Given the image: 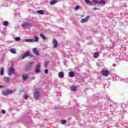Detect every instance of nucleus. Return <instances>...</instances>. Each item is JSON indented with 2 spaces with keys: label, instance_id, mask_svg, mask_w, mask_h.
<instances>
[{
  "label": "nucleus",
  "instance_id": "obj_42",
  "mask_svg": "<svg viewBox=\"0 0 128 128\" xmlns=\"http://www.w3.org/2000/svg\"><path fill=\"white\" fill-rule=\"evenodd\" d=\"M15 90V91H16V90Z\"/></svg>",
  "mask_w": 128,
  "mask_h": 128
},
{
  "label": "nucleus",
  "instance_id": "obj_21",
  "mask_svg": "<svg viewBox=\"0 0 128 128\" xmlns=\"http://www.w3.org/2000/svg\"><path fill=\"white\" fill-rule=\"evenodd\" d=\"M98 4H106V0H99Z\"/></svg>",
  "mask_w": 128,
  "mask_h": 128
},
{
  "label": "nucleus",
  "instance_id": "obj_9",
  "mask_svg": "<svg viewBox=\"0 0 128 128\" xmlns=\"http://www.w3.org/2000/svg\"><path fill=\"white\" fill-rule=\"evenodd\" d=\"M52 44H53L54 48H56L58 47V41L56 39H54L52 40Z\"/></svg>",
  "mask_w": 128,
  "mask_h": 128
},
{
  "label": "nucleus",
  "instance_id": "obj_22",
  "mask_svg": "<svg viewBox=\"0 0 128 128\" xmlns=\"http://www.w3.org/2000/svg\"><path fill=\"white\" fill-rule=\"evenodd\" d=\"M113 108H114V110H116V108H118V104L116 102H114L113 103Z\"/></svg>",
  "mask_w": 128,
  "mask_h": 128
},
{
  "label": "nucleus",
  "instance_id": "obj_37",
  "mask_svg": "<svg viewBox=\"0 0 128 128\" xmlns=\"http://www.w3.org/2000/svg\"><path fill=\"white\" fill-rule=\"evenodd\" d=\"M2 112L4 114H6V110H2Z\"/></svg>",
  "mask_w": 128,
  "mask_h": 128
},
{
  "label": "nucleus",
  "instance_id": "obj_18",
  "mask_svg": "<svg viewBox=\"0 0 128 128\" xmlns=\"http://www.w3.org/2000/svg\"><path fill=\"white\" fill-rule=\"evenodd\" d=\"M57 2H58V0H52V1L50 2V4H51V6H53V4H54Z\"/></svg>",
  "mask_w": 128,
  "mask_h": 128
},
{
  "label": "nucleus",
  "instance_id": "obj_6",
  "mask_svg": "<svg viewBox=\"0 0 128 128\" xmlns=\"http://www.w3.org/2000/svg\"><path fill=\"white\" fill-rule=\"evenodd\" d=\"M35 72L36 74H38L39 72H40V64H38L36 66L35 68Z\"/></svg>",
  "mask_w": 128,
  "mask_h": 128
},
{
  "label": "nucleus",
  "instance_id": "obj_25",
  "mask_svg": "<svg viewBox=\"0 0 128 128\" xmlns=\"http://www.w3.org/2000/svg\"><path fill=\"white\" fill-rule=\"evenodd\" d=\"M37 14H44V12L42 10H39L37 11Z\"/></svg>",
  "mask_w": 128,
  "mask_h": 128
},
{
  "label": "nucleus",
  "instance_id": "obj_35",
  "mask_svg": "<svg viewBox=\"0 0 128 128\" xmlns=\"http://www.w3.org/2000/svg\"><path fill=\"white\" fill-rule=\"evenodd\" d=\"M44 72H45V74H48V69L45 70H44Z\"/></svg>",
  "mask_w": 128,
  "mask_h": 128
},
{
  "label": "nucleus",
  "instance_id": "obj_28",
  "mask_svg": "<svg viewBox=\"0 0 128 128\" xmlns=\"http://www.w3.org/2000/svg\"><path fill=\"white\" fill-rule=\"evenodd\" d=\"M22 78H23V80H26V78H28V75H23L22 76Z\"/></svg>",
  "mask_w": 128,
  "mask_h": 128
},
{
  "label": "nucleus",
  "instance_id": "obj_2",
  "mask_svg": "<svg viewBox=\"0 0 128 128\" xmlns=\"http://www.w3.org/2000/svg\"><path fill=\"white\" fill-rule=\"evenodd\" d=\"M29 56V58H32V54H30V51H27L26 52H25L23 56H22L21 59L22 60H24L26 58Z\"/></svg>",
  "mask_w": 128,
  "mask_h": 128
},
{
  "label": "nucleus",
  "instance_id": "obj_16",
  "mask_svg": "<svg viewBox=\"0 0 128 128\" xmlns=\"http://www.w3.org/2000/svg\"><path fill=\"white\" fill-rule=\"evenodd\" d=\"M0 74L1 76H4V70L3 67L0 68Z\"/></svg>",
  "mask_w": 128,
  "mask_h": 128
},
{
  "label": "nucleus",
  "instance_id": "obj_20",
  "mask_svg": "<svg viewBox=\"0 0 128 128\" xmlns=\"http://www.w3.org/2000/svg\"><path fill=\"white\" fill-rule=\"evenodd\" d=\"M94 58H98V56H100V54L98 53V52H96L94 54L93 56Z\"/></svg>",
  "mask_w": 128,
  "mask_h": 128
},
{
  "label": "nucleus",
  "instance_id": "obj_36",
  "mask_svg": "<svg viewBox=\"0 0 128 128\" xmlns=\"http://www.w3.org/2000/svg\"><path fill=\"white\" fill-rule=\"evenodd\" d=\"M100 10L98 8H94V10Z\"/></svg>",
  "mask_w": 128,
  "mask_h": 128
},
{
  "label": "nucleus",
  "instance_id": "obj_33",
  "mask_svg": "<svg viewBox=\"0 0 128 128\" xmlns=\"http://www.w3.org/2000/svg\"><path fill=\"white\" fill-rule=\"evenodd\" d=\"M92 2H94L95 4H98V0H92Z\"/></svg>",
  "mask_w": 128,
  "mask_h": 128
},
{
  "label": "nucleus",
  "instance_id": "obj_3",
  "mask_svg": "<svg viewBox=\"0 0 128 128\" xmlns=\"http://www.w3.org/2000/svg\"><path fill=\"white\" fill-rule=\"evenodd\" d=\"M16 72V69L14 68V66H11L8 70V75L12 76Z\"/></svg>",
  "mask_w": 128,
  "mask_h": 128
},
{
  "label": "nucleus",
  "instance_id": "obj_10",
  "mask_svg": "<svg viewBox=\"0 0 128 128\" xmlns=\"http://www.w3.org/2000/svg\"><path fill=\"white\" fill-rule=\"evenodd\" d=\"M89 18H90V16H87L86 18H82L80 22L82 24H84V22H88Z\"/></svg>",
  "mask_w": 128,
  "mask_h": 128
},
{
  "label": "nucleus",
  "instance_id": "obj_40",
  "mask_svg": "<svg viewBox=\"0 0 128 128\" xmlns=\"http://www.w3.org/2000/svg\"><path fill=\"white\" fill-rule=\"evenodd\" d=\"M81 18H84V15H82Z\"/></svg>",
  "mask_w": 128,
  "mask_h": 128
},
{
  "label": "nucleus",
  "instance_id": "obj_27",
  "mask_svg": "<svg viewBox=\"0 0 128 128\" xmlns=\"http://www.w3.org/2000/svg\"><path fill=\"white\" fill-rule=\"evenodd\" d=\"M48 64H50V62L49 61L46 62L44 63V68H47Z\"/></svg>",
  "mask_w": 128,
  "mask_h": 128
},
{
  "label": "nucleus",
  "instance_id": "obj_32",
  "mask_svg": "<svg viewBox=\"0 0 128 128\" xmlns=\"http://www.w3.org/2000/svg\"><path fill=\"white\" fill-rule=\"evenodd\" d=\"M15 40H16V42H19V40H20V37H16L15 38Z\"/></svg>",
  "mask_w": 128,
  "mask_h": 128
},
{
  "label": "nucleus",
  "instance_id": "obj_29",
  "mask_svg": "<svg viewBox=\"0 0 128 128\" xmlns=\"http://www.w3.org/2000/svg\"><path fill=\"white\" fill-rule=\"evenodd\" d=\"M8 21H4L3 22V26H8Z\"/></svg>",
  "mask_w": 128,
  "mask_h": 128
},
{
  "label": "nucleus",
  "instance_id": "obj_14",
  "mask_svg": "<svg viewBox=\"0 0 128 128\" xmlns=\"http://www.w3.org/2000/svg\"><path fill=\"white\" fill-rule=\"evenodd\" d=\"M76 90V86H72L70 87L71 92H74Z\"/></svg>",
  "mask_w": 128,
  "mask_h": 128
},
{
  "label": "nucleus",
  "instance_id": "obj_41",
  "mask_svg": "<svg viewBox=\"0 0 128 128\" xmlns=\"http://www.w3.org/2000/svg\"><path fill=\"white\" fill-rule=\"evenodd\" d=\"M36 90H38V89H36Z\"/></svg>",
  "mask_w": 128,
  "mask_h": 128
},
{
  "label": "nucleus",
  "instance_id": "obj_15",
  "mask_svg": "<svg viewBox=\"0 0 128 128\" xmlns=\"http://www.w3.org/2000/svg\"><path fill=\"white\" fill-rule=\"evenodd\" d=\"M113 78L114 80H120L118 76H117L116 74L113 75Z\"/></svg>",
  "mask_w": 128,
  "mask_h": 128
},
{
  "label": "nucleus",
  "instance_id": "obj_39",
  "mask_svg": "<svg viewBox=\"0 0 128 128\" xmlns=\"http://www.w3.org/2000/svg\"><path fill=\"white\" fill-rule=\"evenodd\" d=\"M4 86H0V88H4Z\"/></svg>",
  "mask_w": 128,
  "mask_h": 128
},
{
  "label": "nucleus",
  "instance_id": "obj_19",
  "mask_svg": "<svg viewBox=\"0 0 128 128\" xmlns=\"http://www.w3.org/2000/svg\"><path fill=\"white\" fill-rule=\"evenodd\" d=\"M68 76L70 78H74V73L72 72H69Z\"/></svg>",
  "mask_w": 128,
  "mask_h": 128
},
{
  "label": "nucleus",
  "instance_id": "obj_8",
  "mask_svg": "<svg viewBox=\"0 0 128 128\" xmlns=\"http://www.w3.org/2000/svg\"><path fill=\"white\" fill-rule=\"evenodd\" d=\"M102 74L104 76H108V70H104L102 71Z\"/></svg>",
  "mask_w": 128,
  "mask_h": 128
},
{
  "label": "nucleus",
  "instance_id": "obj_5",
  "mask_svg": "<svg viewBox=\"0 0 128 128\" xmlns=\"http://www.w3.org/2000/svg\"><path fill=\"white\" fill-rule=\"evenodd\" d=\"M14 90H7L5 91L2 92V95L4 96H8V94H13Z\"/></svg>",
  "mask_w": 128,
  "mask_h": 128
},
{
  "label": "nucleus",
  "instance_id": "obj_12",
  "mask_svg": "<svg viewBox=\"0 0 128 128\" xmlns=\"http://www.w3.org/2000/svg\"><path fill=\"white\" fill-rule=\"evenodd\" d=\"M32 52H34V54L36 56H38L40 54V52L38 51V49H36V48H34L32 49Z\"/></svg>",
  "mask_w": 128,
  "mask_h": 128
},
{
  "label": "nucleus",
  "instance_id": "obj_38",
  "mask_svg": "<svg viewBox=\"0 0 128 128\" xmlns=\"http://www.w3.org/2000/svg\"><path fill=\"white\" fill-rule=\"evenodd\" d=\"M96 64V66H100V63H98V62H97Z\"/></svg>",
  "mask_w": 128,
  "mask_h": 128
},
{
  "label": "nucleus",
  "instance_id": "obj_31",
  "mask_svg": "<svg viewBox=\"0 0 128 128\" xmlns=\"http://www.w3.org/2000/svg\"><path fill=\"white\" fill-rule=\"evenodd\" d=\"M79 8H80V6H76L74 8V10H79Z\"/></svg>",
  "mask_w": 128,
  "mask_h": 128
},
{
  "label": "nucleus",
  "instance_id": "obj_23",
  "mask_svg": "<svg viewBox=\"0 0 128 128\" xmlns=\"http://www.w3.org/2000/svg\"><path fill=\"white\" fill-rule=\"evenodd\" d=\"M84 2L87 4H88V6H92V2L88 0H85Z\"/></svg>",
  "mask_w": 128,
  "mask_h": 128
},
{
  "label": "nucleus",
  "instance_id": "obj_34",
  "mask_svg": "<svg viewBox=\"0 0 128 128\" xmlns=\"http://www.w3.org/2000/svg\"><path fill=\"white\" fill-rule=\"evenodd\" d=\"M62 124H66V120H62Z\"/></svg>",
  "mask_w": 128,
  "mask_h": 128
},
{
  "label": "nucleus",
  "instance_id": "obj_30",
  "mask_svg": "<svg viewBox=\"0 0 128 128\" xmlns=\"http://www.w3.org/2000/svg\"><path fill=\"white\" fill-rule=\"evenodd\" d=\"M28 98V95L26 94H24L23 96V98H24V100H26Z\"/></svg>",
  "mask_w": 128,
  "mask_h": 128
},
{
  "label": "nucleus",
  "instance_id": "obj_1",
  "mask_svg": "<svg viewBox=\"0 0 128 128\" xmlns=\"http://www.w3.org/2000/svg\"><path fill=\"white\" fill-rule=\"evenodd\" d=\"M24 42H38V37L34 36V39H25Z\"/></svg>",
  "mask_w": 128,
  "mask_h": 128
},
{
  "label": "nucleus",
  "instance_id": "obj_24",
  "mask_svg": "<svg viewBox=\"0 0 128 128\" xmlns=\"http://www.w3.org/2000/svg\"><path fill=\"white\" fill-rule=\"evenodd\" d=\"M10 52L12 54H16V49L12 48L10 50Z\"/></svg>",
  "mask_w": 128,
  "mask_h": 128
},
{
  "label": "nucleus",
  "instance_id": "obj_13",
  "mask_svg": "<svg viewBox=\"0 0 128 128\" xmlns=\"http://www.w3.org/2000/svg\"><path fill=\"white\" fill-rule=\"evenodd\" d=\"M3 80H4V82H10V78L6 76H5Z\"/></svg>",
  "mask_w": 128,
  "mask_h": 128
},
{
  "label": "nucleus",
  "instance_id": "obj_4",
  "mask_svg": "<svg viewBox=\"0 0 128 128\" xmlns=\"http://www.w3.org/2000/svg\"><path fill=\"white\" fill-rule=\"evenodd\" d=\"M34 64V62H28L26 66V70H32V68Z\"/></svg>",
  "mask_w": 128,
  "mask_h": 128
},
{
  "label": "nucleus",
  "instance_id": "obj_26",
  "mask_svg": "<svg viewBox=\"0 0 128 128\" xmlns=\"http://www.w3.org/2000/svg\"><path fill=\"white\" fill-rule=\"evenodd\" d=\"M40 38H42L43 40H46V36L42 34H40Z\"/></svg>",
  "mask_w": 128,
  "mask_h": 128
},
{
  "label": "nucleus",
  "instance_id": "obj_17",
  "mask_svg": "<svg viewBox=\"0 0 128 128\" xmlns=\"http://www.w3.org/2000/svg\"><path fill=\"white\" fill-rule=\"evenodd\" d=\"M58 77L60 78H64V72H59L58 73Z\"/></svg>",
  "mask_w": 128,
  "mask_h": 128
},
{
  "label": "nucleus",
  "instance_id": "obj_7",
  "mask_svg": "<svg viewBox=\"0 0 128 128\" xmlns=\"http://www.w3.org/2000/svg\"><path fill=\"white\" fill-rule=\"evenodd\" d=\"M32 26V24L28 22H25L22 25V28H30Z\"/></svg>",
  "mask_w": 128,
  "mask_h": 128
},
{
  "label": "nucleus",
  "instance_id": "obj_11",
  "mask_svg": "<svg viewBox=\"0 0 128 128\" xmlns=\"http://www.w3.org/2000/svg\"><path fill=\"white\" fill-rule=\"evenodd\" d=\"M40 96V92L38 91H36L34 94V98L35 100H38Z\"/></svg>",
  "mask_w": 128,
  "mask_h": 128
}]
</instances>
